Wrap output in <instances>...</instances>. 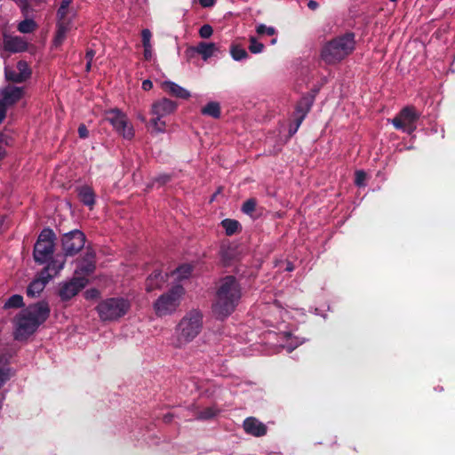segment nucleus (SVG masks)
Instances as JSON below:
<instances>
[{
  "instance_id": "nucleus-1",
  "label": "nucleus",
  "mask_w": 455,
  "mask_h": 455,
  "mask_svg": "<svg viewBox=\"0 0 455 455\" xmlns=\"http://www.w3.org/2000/svg\"><path fill=\"white\" fill-rule=\"evenodd\" d=\"M241 297V286L236 278L232 275L223 277L220 281L212 304L215 316L222 320L230 315L238 306Z\"/></svg>"
},
{
  "instance_id": "nucleus-2",
  "label": "nucleus",
  "mask_w": 455,
  "mask_h": 455,
  "mask_svg": "<svg viewBox=\"0 0 455 455\" xmlns=\"http://www.w3.org/2000/svg\"><path fill=\"white\" fill-rule=\"evenodd\" d=\"M203 328V315L198 310L187 313L175 328L171 344L175 348H183L192 342Z\"/></svg>"
},
{
  "instance_id": "nucleus-3",
  "label": "nucleus",
  "mask_w": 455,
  "mask_h": 455,
  "mask_svg": "<svg viewBox=\"0 0 455 455\" xmlns=\"http://www.w3.org/2000/svg\"><path fill=\"white\" fill-rule=\"evenodd\" d=\"M355 47L354 33H346L328 41L321 50V59L326 64H336L353 52Z\"/></svg>"
},
{
  "instance_id": "nucleus-4",
  "label": "nucleus",
  "mask_w": 455,
  "mask_h": 455,
  "mask_svg": "<svg viewBox=\"0 0 455 455\" xmlns=\"http://www.w3.org/2000/svg\"><path fill=\"white\" fill-rule=\"evenodd\" d=\"M130 307L131 304L128 299L115 297L101 300L98 304L96 311L101 321L113 322L125 315Z\"/></svg>"
},
{
  "instance_id": "nucleus-5",
  "label": "nucleus",
  "mask_w": 455,
  "mask_h": 455,
  "mask_svg": "<svg viewBox=\"0 0 455 455\" xmlns=\"http://www.w3.org/2000/svg\"><path fill=\"white\" fill-rule=\"evenodd\" d=\"M64 267V260L52 259L46 267L38 274V275L28 284L27 295L28 297L38 296L44 289L45 285L57 275Z\"/></svg>"
},
{
  "instance_id": "nucleus-6",
  "label": "nucleus",
  "mask_w": 455,
  "mask_h": 455,
  "mask_svg": "<svg viewBox=\"0 0 455 455\" xmlns=\"http://www.w3.org/2000/svg\"><path fill=\"white\" fill-rule=\"evenodd\" d=\"M184 292V288L178 284L162 294L154 303L156 314L158 316H165L174 313L180 304Z\"/></svg>"
},
{
  "instance_id": "nucleus-7",
  "label": "nucleus",
  "mask_w": 455,
  "mask_h": 455,
  "mask_svg": "<svg viewBox=\"0 0 455 455\" xmlns=\"http://www.w3.org/2000/svg\"><path fill=\"white\" fill-rule=\"evenodd\" d=\"M55 235L50 228H44L40 233L34 246V259L39 264L49 263L54 251Z\"/></svg>"
},
{
  "instance_id": "nucleus-8",
  "label": "nucleus",
  "mask_w": 455,
  "mask_h": 455,
  "mask_svg": "<svg viewBox=\"0 0 455 455\" xmlns=\"http://www.w3.org/2000/svg\"><path fill=\"white\" fill-rule=\"evenodd\" d=\"M176 108L177 104L167 98H163L154 102L151 108L153 117L150 120L153 129L157 132H164L166 127L164 118L172 114Z\"/></svg>"
},
{
  "instance_id": "nucleus-9",
  "label": "nucleus",
  "mask_w": 455,
  "mask_h": 455,
  "mask_svg": "<svg viewBox=\"0 0 455 455\" xmlns=\"http://www.w3.org/2000/svg\"><path fill=\"white\" fill-rule=\"evenodd\" d=\"M420 117V113L416 111L413 107L407 106L392 119V124L397 129L408 134H412L416 129V122Z\"/></svg>"
},
{
  "instance_id": "nucleus-10",
  "label": "nucleus",
  "mask_w": 455,
  "mask_h": 455,
  "mask_svg": "<svg viewBox=\"0 0 455 455\" xmlns=\"http://www.w3.org/2000/svg\"><path fill=\"white\" fill-rule=\"evenodd\" d=\"M106 119L113 128L126 140H132L134 136L132 125L128 122L125 114L117 108L111 109L107 112Z\"/></svg>"
},
{
  "instance_id": "nucleus-11",
  "label": "nucleus",
  "mask_w": 455,
  "mask_h": 455,
  "mask_svg": "<svg viewBox=\"0 0 455 455\" xmlns=\"http://www.w3.org/2000/svg\"><path fill=\"white\" fill-rule=\"evenodd\" d=\"M61 242L65 255L73 256L84 246L85 235L82 231L75 229L66 233Z\"/></svg>"
},
{
  "instance_id": "nucleus-12",
  "label": "nucleus",
  "mask_w": 455,
  "mask_h": 455,
  "mask_svg": "<svg viewBox=\"0 0 455 455\" xmlns=\"http://www.w3.org/2000/svg\"><path fill=\"white\" fill-rule=\"evenodd\" d=\"M88 280L83 276H76L68 282L60 283L59 296L62 300H68L76 296L87 284Z\"/></svg>"
},
{
  "instance_id": "nucleus-13",
  "label": "nucleus",
  "mask_w": 455,
  "mask_h": 455,
  "mask_svg": "<svg viewBox=\"0 0 455 455\" xmlns=\"http://www.w3.org/2000/svg\"><path fill=\"white\" fill-rule=\"evenodd\" d=\"M39 327L37 323L28 315L24 310L17 319L16 330L14 332L15 339L23 340L33 334Z\"/></svg>"
},
{
  "instance_id": "nucleus-14",
  "label": "nucleus",
  "mask_w": 455,
  "mask_h": 455,
  "mask_svg": "<svg viewBox=\"0 0 455 455\" xmlns=\"http://www.w3.org/2000/svg\"><path fill=\"white\" fill-rule=\"evenodd\" d=\"M50 307L44 300L28 306L24 312L29 315L37 325L44 323L50 315Z\"/></svg>"
},
{
  "instance_id": "nucleus-15",
  "label": "nucleus",
  "mask_w": 455,
  "mask_h": 455,
  "mask_svg": "<svg viewBox=\"0 0 455 455\" xmlns=\"http://www.w3.org/2000/svg\"><path fill=\"white\" fill-rule=\"evenodd\" d=\"M219 51L218 46L214 43L199 42L196 45L187 49L186 55L192 58L195 54H198L204 60H209Z\"/></svg>"
},
{
  "instance_id": "nucleus-16",
  "label": "nucleus",
  "mask_w": 455,
  "mask_h": 455,
  "mask_svg": "<svg viewBox=\"0 0 455 455\" xmlns=\"http://www.w3.org/2000/svg\"><path fill=\"white\" fill-rule=\"evenodd\" d=\"M24 95V89L16 86H7L1 91L0 101L8 108L13 106Z\"/></svg>"
},
{
  "instance_id": "nucleus-17",
  "label": "nucleus",
  "mask_w": 455,
  "mask_h": 455,
  "mask_svg": "<svg viewBox=\"0 0 455 455\" xmlns=\"http://www.w3.org/2000/svg\"><path fill=\"white\" fill-rule=\"evenodd\" d=\"M4 50L10 52H22L28 48L27 42L20 36H4Z\"/></svg>"
},
{
  "instance_id": "nucleus-18",
  "label": "nucleus",
  "mask_w": 455,
  "mask_h": 455,
  "mask_svg": "<svg viewBox=\"0 0 455 455\" xmlns=\"http://www.w3.org/2000/svg\"><path fill=\"white\" fill-rule=\"evenodd\" d=\"M243 426L244 431L247 434L251 435L253 436H263L267 433L266 426L262 422L256 419L255 418H247L243 421Z\"/></svg>"
},
{
  "instance_id": "nucleus-19",
  "label": "nucleus",
  "mask_w": 455,
  "mask_h": 455,
  "mask_svg": "<svg viewBox=\"0 0 455 455\" xmlns=\"http://www.w3.org/2000/svg\"><path fill=\"white\" fill-rule=\"evenodd\" d=\"M168 275H164L161 271L156 270L153 274H151L147 281H146V290L150 292L155 289H161L167 282Z\"/></svg>"
},
{
  "instance_id": "nucleus-20",
  "label": "nucleus",
  "mask_w": 455,
  "mask_h": 455,
  "mask_svg": "<svg viewBox=\"0 0 455 455\" xmlns=\"http://www.w3.org/2000/svg\"><path fill=\"white\" fill-rule=\"evenodd\" d=\"M162 86L164 91L176 98L187 100L191 96L190 92L187 89L181 87L174 82L164 81Z\"/></svg>"
},
{
  "instance_id": "nucleus-21",
  "label": "nucleus",
  "mask_w": 455,
  "mask_h": 455,
  "mask_svg": "<svg viewBox=\"0 0 455 455\" xmlns=\"http://www.w3.org/2000/svg\"><path fill=\"white\" fill-rule=\"evenodd\" d=\"M313 100L308 97H303L297 104L294 116L298 120V125H300L305 119L307 114L310 110Z\"/></svg>"
},
{
  "instance_id": "nucleus-22",
  "label": "nucleus",
  "mask_w": 455,
  "mask_h": 455,
  "mask_svg": "<svg viewBox=\"0 0 455 455\" xmlns=\"http://www.w3.org/2000/svg\"><path fill=\"white\" fill-rule=\"evenodd\" d=\"M79 200L86 206L92 208L95 204V194L89 186H80L77 188Z\"/></svg>"
},
{
  "instance_id": "nucleus-23",
  "label": "nucleus",
  "mask_w": 455,
  "mask_h": 455,
  "mask_svg": "<svg viewBox=\"0 0 455 455\" xmlns=\"http://www.w3.org/2000/svg\"><path fill=\"white\" fill-rule=\"evenodd\" d=\"M71 29V20H61L57 23V30L54 37V44L60 45L66 38L67 33Z\"/></svg>"
},
{
  "instance_id": "nucleus-24",
  "label": "nucleus",
  "mask_w": 455,
  "mask_h": 455,
  "mask_svg": "<svg viewBox=\"0 0 455 455\" xmlns=\"http://www.w3.org/2000/svg\"><path fill=\"white\" fill-rule=\"evenodd\" d=\"M94 269L95 263L93 260V255L90 254L87 256L86 259H84L78 264L76 269V274L90 275L94 271Z\"/></svg>"
},
{
  "instance_id": "nucleus-25",
  "label": "nucleus",
  "mask_w": 455,
  "mask_h": 455,
  "mask_svg": "<svg viewBox=\"0 0 455 455\" xmlns=\"http://www.w3.org/2000/svg\"><path fill=\"white\" fill-rule=\"evenodd\" d=\"M201 113L204 116L219 118L220 116V105L217 101H210L201 109Z\"/></svg>"
},
{
  "instance_id": "nucleus-26",
  "label": "nucleus",
  "mask_w": 455,
  "mask_h": 455,
  "mask_svg": "<svg viewBox=\"0 0 455 455\" xmlns=\"http://www.w3.org/2000/svg\"><path fill=\"white\" fill-rule=\"evenodd\" d=\"M230 54L233 60L235 61H242L249 57V54L246 52V50L238 44L231 45Z\"/></svg>"
},
{
  "instance_id": "nucleus-27",
  "label": "nucleus",
  "mask_w": 455,
  "mask_h": 455,
  "mask_svg": "<svg viewBox=\"0 0 455 455\" xmlns=\"http://www.w3.org/2000/svg\"><path fill=\"white\" fill-rule=\"evenodd\" d=\"M219 413L220 410L216 406H210L200 411L196 418L200 420H207L216 417Z\"/></svg>"
},
{
  "instance_id": "nucleus-28",
  "label": "nucleus",
  "mask_w": 455,
  "mask_h": 455,
  "mask_svg": "<svg viewBox=\"0 0 455 455\" xmlns=\"http://www.w3.org/2000/svg\"><path fill=\"white\" fill-rule=\"evenodd\" d=\"M192 273V266L189 264H183L176 268L172 274L176 276V279L181 281L187 279Z\"/></svg>"
},
{
  "instance_id": "nucleus-29",
  "label": "nucleus",
  "mask_w": 455,
  "mask_h": 455,
  "mask_svg": "<svg viewBox=\"0 0 455 455\" xmlns=\"http://www.w3.org/2000/svg\"><path fill=\"white\" fill-rule=\"evenodd\" d=\"M17 71L21 79V83L25 82L31 76V70L26 61L20 60L17 63Z\"/></svg>"
},
{
  "instance_id": "nucleus-30",
  "label": "nucleus",
  "mask_w": 455,
  "mask_h": 455,
  "mask_svg": "<svg viewBox=\"0 0 455 455\" xmlns=\"http://www.w3.org/2000/svg\"><path fill=\"white\" fill-rule=\"evenodd\" d=\"M256 33L258 34V36H276L277 34V30L275 29V27H272V26H267L265 24H258L256 26Z\"/></svg>"
},
{
  "instance_id": "nucleus-31",
  "label": "nucleus",
  "mask_w": 455,
  "mask_h": 455,
  "mask_svg": "<svg viewBox=\"0 0 455 455\" xmlns=\"http://www.w3.org/2000/svg\"><path fill=\"white\" fill-rule=\"evenodd\" d=\"M24 305L21 295L14 294L11 296L4 303V308H20Z\"/></svg>"
},
{
  "instance_id": "nucleus-32",
  "label": "nucleus",
  "mask_w": 455,
  "mask_h": 455,
  "mask_svg": "<svg viewBox=\"0 0 455 455\" xmlns=\"http://www.w3.org/2000/svg\"><path fill=\"white\" fill-rule=\"evenodd\" d=\"M221 225L224 228L226 234L228 235L235 234L239 228L238 221L230 219L222 220Z\"/></svg>"
},
{
  "instance_id": "nucleus-33",
  "label": "nucleus",
  "mask_w": 455,
  "mask_h": 455,
  "mask_svg": "<svg viewBox=\"0 0 455 455\" xmlns=\"http://www.w3.org/2000/svg\"><path fill=\"white\" fill-rule=\"evenodd\" d=\"M36 28V22L33 20H28V19L22 20L18 25V30L20 33H24V34L33 32Z\"/></svg>"
},
{
  "instance_id": "nucleus-34",
  "label": "nucleus",
  "mask_w": 455,
  "mask_h": 455,
  "mask_svg": "<svg viewBox=\"0 0 455 455\" xmlns=\"http://www.w3.org/2000/svg\"><path fill=\"white\" fill-rule=\"evenodd\" d=\"M249 42V50L251 53L259 54L263 52L264 44L259 42L255 36H250Z\"/></svg>"
},
{
  "instance_id": "nucleus-35",
  "label": "nucleus",
  "mask_w": 455,
  "mask_h": 455,
  "mask_svg": "<svg viewBox=\"0 0 455 455\" xmlns=\"http://www.w3.org/2000/svg\"><path fill=\"white\" fill-rule=\"evenodd\" d=\"M70 4L71 3H69V2H66V0H62L61 4H60V8L58 9V12H57L58 21L70 20L67 17L68 12V6H69Z\"/></svg>"
},
{
  "instance_id": "nucleus-36",
  "label": "nucleus",
  "mask_w": 455,
  "mask_h": 455,
  "mask_svg": "<svg viewBox=\"0 0 455 455\" xmlns=\"http://www.w3.org/2000/svg\"><path fill=\"white\" fill-rule=\"evenodd\" d=\"M304 339H299L298 338H292L291 335L288 337L287 343L283 347L286 348L287 352H292L298 346L304 343Z\"/></svg>"
},
{
  "instance_id": "nucleus-37",
  "label": "nucleus",
  "mask_w": 455,
  "mask_h": 455,
  "mask_svg": "<svg viewBox=\"0 0 455 455\" xmlns=\"http://www.w3.org/2000/svg\"><path fill=\"white\" fill-rule=\"evenodd\" d=\"M4 76L8 81H12L14 83H21V79L18 74L17 70L12 69L8 67L4 68Z\"/></svg>"
},
{
  "instance_id": "nucleus-38",
  "label": "nucleus",
  "mask_w": 455,
  "mask_h": 455,
  "mask_svg": "<svg viewBox=\"0 0 455 455\" xmlns=\"http://www.w3.org/2000/svg\"><path fill=\"white\" fill-rule=\"evenodd\" d=\"M256 209V200L253 199V198H250L248 200H246L243 206H242V211L243 213L245 214H252L254 212Z\"/></svg>"
},
{
  "instance_id": "nucleus-39",
  "label": "nucleus",
  "mask_w": 455,
  "mask_h": 455,
  "mask_svg": "<svg viewBox=\"0 0 455 455\" xmlns=\"http://www.w3.org/2000/svg\"><path fill=\"white\" fill-rule=\"evenodd\" d=\"M9 379V368L6 367L5 363L0 359V383L4 384Z\"/></svg>"
},
{
  "instance_id": "nucleus-40",
  "label": "nucleus",
  "mask_w": 455,
  "mask_h": 455,
  "mask_svg": "<svg viewBox=\"0 0 455 455\" xmlns=\"http://www.w3.org/2000/svg\"><path fill=\"white\" fill-rule=\"evenodd\" d=\"M366 173L362 171H356L355 173V183L357 187H365L366 183Z\"/></svg>"
},
{
  "instance_id": "nucleus-41",
  "label": "nucleus",
  "mask_w": 455,
  "mask_h": 455,
  "mask_svg": "<svg viewBox=\"0 0 455 455\" xmlns=\"http://www.w3.org/2000/svg\"><path fill=\"white\" fill-rule=\"evenodd\" d=\"M212 34L213 29L211 25H203L199 29V36L204 39L210 38L212 36Z\"/></svg>"
},
{
  "instance_id": "nucleus-42",
  "label": "nucleus",
  "mask_w": 455,
  "mask_h": 455,
  "mask_svg": "<svg viewBox=\"0 0 455 455\" xmlns=\"http://www.w3.org/2000/svg\"><path fill=\"white\" fill-rule=\"evenodd\" d=\"M151 37L152 34L149 29L145 28L141 31V39H142V45L143 46H148L151 44Z\"/></svg>"
},
{
  "instance_id": "nucleus-43",
  "label": "nucleus",
  "mask_w": 455,
  "mask_h": 455,
  "mask_svg": "<svg viewBox=\"0 0 455 455\" xmlns=\"http://www.w3.org/2000/svg\"><path fill=\"white\" fill-rule=\"evenodd\" d=\"M171 180V176L169 174L164 173L160 174L154 179V182L158 183L159 185H164L167 183Z\"/></svg>"
},
{
  "instance_id": "nucleus-44",
  "label": "nucleus",
  "mask_w": 455,
  "mask_h": 455,
  "mask_svg": "<svg viewBox=\"0 0 455 455\" xmlns=\"http://www.w3.org/2000/svg\"><path fill=\"white\" fill-rule=\"evenodd\" d=\"M78 134L81 139H86L89 136V131L84 124H80L78 127Z\"/></svg>"
},
{
  "instance_id": "nucleus-45",
  "label": "nucleus",
  "mask_w": 455,
  "mask_h": 455,
  "mask_svg": "<svg viewBox=\"0 0 455 455\" xmlns=\"http://www.w3.org/2000/svg\"><path fill=\"white\" fill-rule=\"evenodd\" d=\"M8 107L5 106L2 101H0V124L4 120L6 116Z\"/></svg>"
},
{
  "instance_id": "nucleus-46",
  "label": "nucleus",
  "mask_w": 455,
  "mask_h": 455,
  "mask_svg": "<svg viewBox=\"0 0 455 455\" xmlns=\"http://www.w3.org/2000/svg\"><path fill=\"white\" fill-rule=\"evenodd\" d=\"M144 47V58L147 60H151L153 55L152 45L143 46Z\"/></svg>"
},
{
  "instance_id": "nucleus-47",
  "label": "nucleus",
  "mask_w": 455,
  "mask_h": 455,
  "mask_svg": "<svg viewBox=\"0 0 455 455\" xmlns=\"http://www.w3.org/2000/svg\"><path fill=\"white\" fill-rule=\"evenodd\" d=\"M141 87L144 91H149L153 87V84L149 79H146L142 82Z\"/></svg>"
},
{
  "instance_id": "nucleus-48",
  "label": "nucleus",
  "mask_w": 455,
  "mask_h": 455,
  "mask_svg": "<svg viewBox=\"0 0 455 455\" xmlns=\"http://www.w3.org/2000/svg\"><path fill=\"white\" fill-rule=\"evenodd\" d=\"M299 126L300 125H298V120L295 118L294 125L290 126V129H289L290 134L292 135V134L296 133Z\"/></svg>"
},
{
  "instance_id": "nucleus-49",
  "label": "nucleus",
  "mask_w": 455,
  "mask_h": 455,
  "mask_svg": "<svg viewBox=\"0 0 455 455\" xmlns=\"http://www.w3.org/2000/svg\"><path fill=\"white\" fill-rule=\"evenodd\" d=\"M199 1V4L203 6V7H211L214 4V0H198Z\"/></svg>"
},
{
  "instance_id": "nucleus-50",
  "label": "nucleus",
  "mask_w": 455,
  "mask_h": 455,
  "mask_svg": "<svg viewBox=\"0 0 455 455\" xmlns=\"http://www.w3.org/2000/svg\"><path fill=\"white\" fill-rule=\"evenodd\" d=\"M11 139L4 133L0 132V143L8 145Z\"/></svg>"
},
{
  "instance_id": "nucleus-51",
  "label": "nucleus",
  "mask_w": 455,
  "mask_h": 455,
  "mask_svg": "<svg viewBox=\"0 0 455 455\" xmlns=\"http://www.w3.org/2000/svg\"><path fill=\"white\" fill-rule=\"evenodd\" d=\"M307 7L310 10H315L318 7V3L316 1H315V0H309L308 3H307Z\"/></svg>"
},
{
  "instance_id": "nucleus-52",
  "label": "nucleus",
  "mask_w": 455,
  "mask_h": 455,
  "mask_svg": "<svg viewBox=\"0 0 455 455\" xmlns=\"http://www.w3.org/2000/svg\"><path fill=\"white\" fill-rule=\"evenodd\" d=\"M94 54H95V52H94L93 50L87 51V52H86V59L88 60H92Z\"/></svg>"
},
{
  "instance_id": "nucleus-53",
  "label": "nucleus",
  "mask_w": 455,
  "mask_h": 455,
  "mask_svg": "<svg viewBox=\"0 0 455 455\" xmlns=\"http://www.w3.org/2000/svg\"><path fill=\"white\" fill-rule=\"evenodd\" d=\"M285 270L288 271V272H291L294 270V266L291 262L288 261L286 263V267H285Z\"/></svg>"
},
{
  "instance_id": "nucleus-54",
  "label": "nucleus",
  "mask_w": 455,
  "mask_h": 455,
  "mask_svg": "<svg viewBox=\"0 0 455 455\" xmlns=\"http://www.w3.org/2000/svg\"><path fill=\"white\" fill-rule=\"evenodd\" d=\"M5 156V150L0 146V160Z\"/></svg>"
},
{
  "instance_id": "nucleus-55",
  "label": "nucleus",
  "mask_w": 455,
  "mask_h": 455,
  "mask_svg": "<svg viewBox=\"0 0 455 455\" xmlns=\"http://www.w3.org/2000/svg\"><path fill=\"white\" fill-rule=\"evenodd\" d=\"M92 60H88L86 63V70L89 71L91 69Z\"/></svg>"
},
{
  "instance_id": "nucleus-56",
  "label": "nucleus",
  "mask_w": 455,
  "mask_h": 455,
  "mask_svg": "<svg viewBox=\"0 0 455 455\" xmlns=\"http://www.w3.org/2000/svg\"><path fill=\"white\" fill-rule=\"evenodd\" d=\"M276 42H277V38H276V37H274V38H272V40L270 41V44H276Z\"/></svg>"
},
{
  "instance_id": "nucleus-57",
  "label": "nucleus",
  "mask_w": 455,
  "mask_h": 455,
  "mask_svg": "<svg viewBox=\"0 0 455 455\" xmlns=\"http://www.w3.org/2000/svg\"><path fill=\"white\" fill-rule=\"evenodd\" d=\"M164 420H165L166 422H169V421L171 420V417H169V416H165V417H164Z\"/></svg>"
},
{
  "instance_id": "nucleus-58",
  "label": "nucleus",
  "mask_w": 455,
  "mask_h": 455,
  "mask_svg": "<svg viewBox=\"0 0 455 455\" xmlns=\"http://www.w3.org/2000/svg\"><path fill=\"white\" fill-rule=\"evenodd\" d=\"M94 293H95V294L97 293V291H96V290H92V295H94Z\"/></svg>"
},
{
  "instance_id": "nucleus-59",
  "label": "nucleus",
  "mask_w": 455,
  "mask_h": 455,
  "mask_svg": "<svg viewBox=\"0 0 455 455\" xmlns=\"http://www.w3.org/2000/svg\"><path fill=\"white\" fill-rule=\"evenodd\" d=\"M94 293H95V294L97 293V291H96V290H92V295H94Z\"/></svg>"
},
{
  "instance_id": "nucleus-60",
  "label": "nucleus",
  "mask_w": 455,
  "mask_h": 455,
  "mask_svg": "<svg viewBox=\"0 0 455 455\" xmlns=\"http://www.w3.org/2000/svg\"><path fill=\"white\" fill-rule=\"evenodd\" d=\"M73 0H66V2H69V3H72Z\"/></svg>"
},
{
  "instance_id": "nucleus-61",
  "label": "nucleus",
  "mask_w": 455,
  "mask_h": 455,
  "mask_svg": "<svg viewBox=\"0 0 455 455\" xmlns=\"http://www.w3.org/2000/svg\"><path fill=\"white\" fill-rule=\"evenodd\" d=\"M390 2H396L397 0H389Z\"/></svg>"
}]
</instances>
